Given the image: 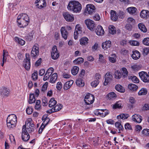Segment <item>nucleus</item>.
I'll return each instance as SVG.
<instances>
[{"mask_svg":"<svg viewBox=\"0 0 149 149\" xmlns=\"http://www.w3.org/2000/svg\"><path fill=\"white\" fill-rule=\"evenodd\" d=\"M81 8V4L79 2L75 1H70L67 6V8L69 10L75 13L80 12Z\"/></svg>","mask_w":149,"mask_h":149,"instance_id":"nucleus-1","label":"nucleus"},{"mask_svg":"<svg viewBox=\"0 0 149 149\" xmlns=\"http://www.w3.org/2000/svg\"><path fill=\"white\" fill-rule=\"evenodd\" d=\"M17 117L13 114L8 116L7 118V125L8 128H11L15 127L16 125Z\"/></svg>","mask_w":149,"mask_h":149,"instance_id":"nucleus-2","label":"nucleus"},{"mask_svg":"<svg viewBox=\"0 0 149 149\" xmlns=\"http://www.w3.org/2000/svg\"><path fill=\"white\" fill-rule=\"evenodd\" d=\"M22 139L23 141H28L30 138V136L26 129V125H24L23 127L22 132Z\"/></svg>","mask_w":149,"mask_h":149,"instance_id":"nucleus-3","label":"nucleus"},{"mask_svg":"<svg viewBox=\"0 0 149 149\" xmlns=\"http://www.w3.org/2000/svg\"><path fill=\"white\" fill-rule=\"evenodd\" d=\"M38 45L35 44L33 46L31 52V56L34 59L36 58L39 54Z\"/></svg>","mask_w":149,"mask_h":149,"instance_id":"nucleus-4","label":"nucleus"},{"mask_svg":"<svg viewBox=\"0 0 149 149\" xmlns=\"http://www.w3.org/2000/svg\"><path fill=\"white\" fill-rule=\"evenodd\" d=\"M94 100V96L89 93L87 94L85 96L84 101L87 105H90L92 104Z\"/></svg>","mask_w":149,"mask_h":149,"instance_id":"nucleus-5","label":"nucleus"},{"mask_svg":"<svg viewBox=\"0 0 149 149\" xmlns=\"http://www.w3.org/2000/svg\"><path fill=\"white\" fill-rule=\"evenodd\" d=\"M26 129L29 132H33L34 130V124L32 123L31 119H29L26 122Z\"/></svg>","mask_w":149,"mask_h":149,"instance_id":"nucleus-6","label":"nucleus"},{"mask_svg":"<svg viewBox=\"0 0 149 149\" xmlns=\"http://www.w3.org/2000/svg\"><path fill=\"white\" fill-rule=\"evenodd\" d=\"M139 75L141 80L144 82H149V75L146 72L142 71L139 73Z\"/></svg>","mask_w":149,"mask_h":149,"instance_id":"nucleus-7","label":"nucleus"},{"mask_svg":"<svg viewBox=\"0 0 149 149\" xmlns=\"http://www.w3.org/2000/svg\"><path fill=\"white\" fill-rule=\"evenodd\" d=\"M51 54L52 58L54 60H56L59 57V54L56 46L54 45L52 47Z\"/></svg>","mask_w":149,"mask_h":149,"instance_id":"nucleus-8","label":"nucleus"},{"mask_svg":"<svg viewBox=\"0 0 149 149\" xmlns=\"http://www.w3.org/2000/svg\"><path fill=\"white\" fill-rule=\"evenodd\" d=\"M23 66L27 70H29L30 68V58L29 56L27 57L26 55V58L23 61Z\"/></svg>","mask_w":149,"mask_h":149,"instance_id":"nucleus-9","label":"nucleus"},{"mask_svg":"<svg viewBox=\"0 0 149 149\" xmlns=\"http://www.w3.org/2000/svg\"><path fill=\"white\" fill-rule=\"evenodd\" d=\"M85 23L88 28L89 30L91 31L94 30V29L95 26V25L93 21L89 19H87L85 20Z\"/></svg>","mask_w":149,"mask_h":149,"instance_id":"nucleus-10","label":"nucleus"},{"mask_svg":"<svg viewBox=\"0 0 149 149\" xmlns=\"http://www.w3.org/2000/svg\"><path fill=\"white\" fill-rule=\"evenodd\" d=\"M63 16L65 20L68 22H71L74 20V17L73 14L69 12H66L63 13Z\"/></svg>","mask_w":149,"mask_h":149,"instance_id":"nucleus-11","label":"nucleus"},{"mask_svg":"<svg viewBox=\"0 0 149 149\" xmlns=\"http://www.w3.org/2000/svg\"><path fill=\"white\" fill-rule=\"evenodd\" d=\"M113 78L110 72L107 73L104 76V85H107L108 83L110 82Z\"/></svg>","mask_w":149,"mask_h":149,"instance_id":"nucleus-12","label":"nucleus"},{"mask_svg":"<svg viewBox=\"0 0 149 149\" xmlns=\"http://www.w3.org/2000/svg\"><path fill=\"white\" fill-rule=\"evenodd\" d=\"M86 13L91 15L95 12V6L93 4H90L87 5L86 6V8L85 9Z\"/></svg>","mask_w":149,"mask_h":149,"instance_id":"nucleus-13","label":"nucleus"},{"mask_svg":"<svg viewBox=\"0 0 149 149\" xmlns=\"http://www.w3.org/2000/svg\"><path fill=\"white\" fill-rule=\"evenodd\" d=\"M0 93L3 96H8L9 93V90L5 86H2L0 89Z\"/></svg>","mask_w":149,"mask_h":149,"instance_id":"nucleus-14","label":"nucleus"},{"mask_svg":"<svg viewBox=\"0 0 149 149\" xmlns=\"http://www.w3.org/2000/svg\"><path fill=\"white\" fill-rule=\"evenodd\" d=\"M82 33L81 28L80 27L79 24L77 25L75 27V31L74 33V38L75 39H77V35L79 33L80 34Z\"/></svg>","mask_w":149,"mask_h":149,"instance_id":"nucleus-15","label":"nucleus"},{"mask_svg":"<svg viewBox=\"0 0 149 149\" xmlns=\"http://www.w3.org/2000/svg\"><path fill=\"white\" fill-rule=\"evenodd\" d=\"M95 32L97 35L102 36L104 33V31L102 27L100 25H98L96 28Z\"/></svg>","mask_w":149,"mask_h":149,"instance_id":"nucleus-16","label":"nucleus"},{"mask_svg":"<svg viewBox=\"0 0 149 149\" xmlns=\"http://www.w3.org/2000/svg\"><path fill=\"white\" fill-rule=\"evenodd\" d=\"M141 17L142 18L146 19L149 18V11L147 10H143L140 13Z\"/></svg>","mask_w":149,"mask_h":149,"instance_id":"nucleus-17","label":"nucleus"},{"mask_svg":"<svg viewBox=\"0 0 149 149\" xmlns=\"http://www.w3.org/2000/svg\"><path fill=\"white\" fill-rule=\"evenodd\" d=\"M141 118V116L136 114H135L132 116V120L135 122L139 123H140L141 122L142 120Z\"/></svg>","mask_w":149,"mask_h":149,"instance_id":"nucleus-18","label":"nucleus"},{"mask_svg":"<svg viewBox=\"0 0 149 149\" xmlns=\"http://www.w3.org/2000/svg\"><path fill=\"white\" fill-rule=\"evenodd\" d=\"M111 42L110 40L106 41L102 43V47L104 50H106L109 48H110L111 46Z\"/></svg>","mask_w":149,"mask_h":149,"instance_id":"nucleus-19","label":"nucleus"},{"mask_svg":"<svg viewBox=\"0 0 149 149\" xmlns=\"http://www.w3.org/2000/svg\"><path fill=\"white\" fill-rule=\"evenodd\" d=\"M88 38L86 37L82 38L80 40V44L82 46H86L88 43Z\"/></svg>","mask_w":149,"mask_h":149,"instance_id":"nucleus-20","label":"nucleus"},{"mask_svg":"<svg viewBox=\"0 0 149 149\" xmlns=\"http://www.w3.org/2000/svg\"><path fill=\"white\" fill-rule=\"evenodd\" d=\"M132 53L131 56L133 59L135 60H137L140 57V53L138 51L136 50L133 51Z\"/></svg>","mask_w":149,"mask_h":149,"instance_id":"nucleus-21","label":"nucleus"},{"mask_svg":"<svg viewBox=\"0 0 149 149\" xmlns=\"http://www.w3.org/2000/svg\"><path fill=\"white\" fill-rule=\"evenodd\" d=\"M61 32L62 37L65 40H66L68 37V33L64 27H62L61 28Z\"/></svg>","mask_w":149,"mask_h":149,"instance_id":"nucleus-22","label":"nucleus"},{"mask_svg":"<svg viewBox=\"0 0 149 149\" xmlns=\"http://www.w3.org/2000/svg\"><path fill=\"white\" fill-rule=\"evenodd\" d=\"M73 83V81L71 80L66 82L64 84L63 88L64 90H67L70 88Z\"/></svg>","mask_w":149,"mask_h":149,"instance_id":"nucleus-23","label":"nucleus"},{"mask_svg":"<svg viewBox=\"0 0 149 149\" xmlns=\"http://www.w3.org/2000/svg\"><path fill=\"white\" fill-rule=\"evenodd\" d=\"M138 27L139 29L143 33H146L147 31V28L145 25L143 23H140L138 24Z\"/></svg>","mask_w":149,"mask_h":149,"instance_id":"nucleus-24","label":"nucleus"},{"mask_svg":"<svg viewBox=\"0 0 149 149\" xmlns=\"http://www.w3.org/2000/svg\"><path fill=\"white\" fill-rule=\"evenodd\" d=\"M21 23H18L17 25L20 28H24L29 23V22H26L25 20H22L20 21Z\"/></svg>","mask_w":149,"mask_h":149,"instance_id":"nucleus-25","label":"nucleus"},{"mask_svg":"<svg viewBox=\"0 0 149 149\" xmlns=\"http://www.w3.org/2000/svg\"><path fill=\"white\" fill-rule=\"evenodd\" d=\"M111 19L113 21H115L118 19V16L115 11L111 10Z\"/></svg>","mask_w":149,"mask_h":149,"instance_id":"nucleus-26","label":"nucleus"},{"mask_svg":"<svg viewBox=\"0 0 149 149\" xmlns=\"http://www.w3.org/2000/svg\"><path fill=\"white\" fill-rule=\"evenodd\" d=\"M115 88L116 91L120 93H124L125 91L124 88L120 84L116 85Z\"/></svg>","mask_w":149,"mask_h":149,"instance_id":"nucleus-27","label":"nucleus"},{"mask_svg":"<svg viewBox=\"0 0 149 149\" xmlns=\"http://www.w3.org/2000/svg\"><path fill=\"white\" fill-rule=\"evenodd\" d=\"M128 88L130 90L134 91H136L137 90L138 87L134 84H130L128 85Z\"/></svg>","mask_w":149,"mask_h":149,"instance_id":"nucleus-28","label":"nucleus"},{"mask_svg":"<svg viewBox=\"0 0 149 149\" xmlns=\"http://www.w3.org/2000/svg\"><path fill=\"white\" fill-rule=\"evenodd\" d=\"M129 116L128 114L127 113H122L118 116L117 117V119H126Z\"/></svg>","mask_w":149,"mask_h":149,"instance_id":"nucleus-29","label":"nucleus"},{"mask_svg":"<svg viewBox=\"0 0 149 149\" xmlns=\"http://www.w3.org/2000/svg\"><path fill=\"white\" fill-rule=\"evenodd\" d=\"M57 78V74L56 73H54L50 78L49 82L52 83H54L55 82Z\"/></svg>","mask_w":149,"mask_h":149,"instance_id":"nucleus-30","label":"nucleus"},{"mask_svg":"<svg viewBox=\"0 0 149 149\" xmlns=\"http://www.w3.org/2000/svg\"><path fill=\"white\" fill-rule=\"evenodd\" d=\"M76 83L77 86L80 87H83L84 85L83 80L81 78H78L76 81Z\"/></svg>","mask_w":149,"mask_h":149,"instance_id":"nucleus-31","label":"nucleus"},{"mask_svg":"<svg viewBox=\"0 0 149 149\" xmlns=\"http://www.w3.org/2000/svg\"><path fill=\"white\" fill-rule=\"evenodd\" d=\"M79 70V68L78 67L74 66L71 70V73L73 75H75L78 73Z\"/></svg>","mask_w":149,"mask_h":149,"instance_id":"nucleus-32","label":"nucleus"},{"mask_svg":"<svg viewBox=\"0 0 149 149\" xmlns=\"http://www.w3.org/2000/svg\"><path fill=\"white\" fill-rule=\"evenodd\" d=\"M101 113H100V116L102 117H104L106 116L109 114V111L106 109H101Z\"/></svg>","mask_w":149,"mask_h":149,"instance_id":"nucleus-33","label":"nucleus"},{"mask_svg":"<svg viewBox=\"0 0 149 149\" xmlns=\"http://www.w3.org/2000/svg\"><path fill=\"white\" fill-rule=\"evenodd\" d=\"M14 39L15 41L18 42L21 45H23L25 44V41L20 38L16 37H15Z\"/></svg>","mask_w":149,"mask_h":149,"instance_id":"nucleus-34","label":"nucleus"},{"mask_svg":"<svg viewBox=\"0 0 149 149\" xmlns=\"http://www.w3.org/2000/svg\"><path fill=\"white\" fill-rule=\"evenodd\" d=\"M57 102L54 100V98H52L50 100L49 103V106L50 107H52L54 106L56 103Z\"/></svg>","mask_w":149,"mask_h":149,"instance_id":"nucleus-35","label":"nucleus"},{"mask_svg":"<svg viewBox=\"0 0 149 149\" xmlns=\"http://www.w3.org/2000/svg\"><path fill=\"white\" fill-rule=\"evenodd\" d=\"M109 32L112 34H114L116 33V28L114 26H113L111 25L109 27Z\"/></svg>","mask_w":149,"mask_h":149,"instance_id":"nucleus-36","label":"nucleus"},{"mask_svg":"<svg viewBox=\"0 0 149 149\" xmlns=\"http://www.w3.org/2000/svg\"><path fill=\"white\" fill-rule=\"evenodd\" d=\"M36 99L35 98V95L34 94H30L29 101L30 104H31L35 102Z\"/></svg>","mask_w":149,"mask_h":149,"instance_id":"nucleus-37","label":"nucleus"},{"mask_svg":"<svg viewBox=\"0 0 149 149\" xmlns=\"http://www.w3.org/2000/svg\"><path fill=\"white\" fill-rule=\"evenodd\" d=\"M147 93V89L145 88H142L138 92L139 95H146Z\"/></svg>","mask_w":149,"mask_h":149,"instance_id":"nucleus-38","label":"nucleus"},{"mask_svg":"<svg viewBox=\"0 0 149 149\" xmlns=\"http://www.w3.org/2000/svg\"><path fill=\"white\" fill-rule=\"evenodd\" d=\"M42 118H44V120L42 124L46 126L48 124L50 120V119L49 118L47 117V116H46L45 115L43 116Z\"/></svg>","mask_w":149,"mask_h":149,"instance_id":"nucleus-39","label":"nucleus"},{"mask_svg":"<svg viewBox=\"0 0 149 149\" xmlns=\"http://www.w3.org/2000/svg\"><path fill=\"white\" fill-rule=\"evenodd\" d=\"M128 77L129 79H131L132 81L134 83H137L139 82V79L135 76H129Z\"/></svg>","mask_w":149,"mask_h":149,"instance_id":"nucleus-40","label":"nucleus"},{"mask_svg":"<svg viewBox=\"0 0 149 149\" xmlns=\"http://www.w3.org/2000/svg\"><path fill=\"white\" fill-rule=\"evenodd\" d=\"M62 108V106L60 104H58L53 108L54 112H57L60 110Z\"/></svg>","mask_w":149,"mask_h":149,"instance_id":"nucleus-41","label":"nucleus"},{"mask_svg":"<svg viewBox=\"0 0 149 149\" xmlns=\"http://www.w3.org/2000/svg\"><path fill=\"white\" fill-rule=\"evenodd\" d=\"M127 11L130 13L131 14H134L136 10V9L134 7H131L127 9Z\"/></svg>","mask_w":149,"mask_h":149,"instance_id":"nucleus-42","label":"nucleus"},{"mask_svg":"<svg viewBox=\"0 0 149 149\" xmlns=\"http://www.w3.org/2000/svg\"><path fill=\"white\" fill-rule=\"evenodd\" d=\"M22 20H25L26 22H30V19L28 15L26 13H22Z\"/></svg>","mask_w":149,"mask_h":149,"instance_id":"nucleus-43","label":"nucleus"},{"mask_svg":"<svg viewBox=\"0 0 149 149\" xmlns=\"http://www.w3.org/2000/svg\"><path fill=\"white\" fill-rule=\"evenodd\" d=\"M84 59L81 57H79L75 59L73 61V62L76 64L81 63L84 62Z\"/></svg>","mask_w":149,"mask_h":149,"instance_id":"nucleus-44","label":"nucleus"},{"mask_svg":"<svg viewBox=\"0 0 149 149\" xmlns=\"http://www.w3.org/2000/svg\"><path fill=\"white\" fill-rule=\"evenodd\" d=\"M108 98L111 100L113 98H116L117 96L116 94L113 92H111L109 93L107 95Z\"/></svg>","mask_w":149,"mask_h":149,"instance_id":"nucleus-45","label":"nucleus"},{"mask_svg":"<svg viewBox=\"0 0 149 149\" xmlns=\"http://www.w3.org/2000/svg\"><path fill=\"white\" fill-rule=\"evenodd\" d=\"M33 33H29V35L25 36L26 40L29 41H31L33 37Z\"/></svg>","mask_w":149,"mask_h":149,"instance_id":"nucleus-46","label":"nucleus"},{"mask_svg":"<svg viewBox=\"0 0 149 149\" xmlns=\"http://www.w3.org/2000/svg\"><path fill=\"white\" fill-rule=\"evenodd\" d=\"M8 55V52L5 50H3V62H6V57Z\"/></svg>","mask_w":149,"mask_h":149,"instance_id":"nucleus-47","label":"nucleus"},{"mask_svg":"<svg viewBox=\"0 0 149 149\" xmlns=\"http://www.w3.org/2000/svg\"><path fill=\"white\" fill-rule=\"evenodd\" d=\"M123 72L122 74V75L123 76V77L125 78L128 75V72L127 71V69L125 68H122Z\"/></svg>","mask_w":149,"mask_h":149,"instance_id":"nucleus-48","label":"nucleus"},{"mask_svg":"<svg viewBox=\"0 0 149 149\" xmlns=\"http://www.w3.org/2000/svg\"><path fill=\"white\" fill-rule=\"evenodd\" d=\"M121 101L117 102L113 106L114 109L121 108H122V104Z\"/></svg>","mask_w":149,"mask_h":149,"instance_id":"nucleus-49","label":"nucleus"},{"mask_svg":"<svg viewBox=\"0 0 149 149\" xmlns=\"http://www.w3.org/2000/svg\"><path fill=\"white\" fill-rule=\"evenodd\" d=\"M114 74L115 77L117 79H120L122 76V74L120 72V71H115Z\"/></svg>","mask_w":149,"mask_h":149,"instance_id":"nucleus-50","label":"nucleus"},{"mask_svg":"<svg viewBox=\"0 0 149 149\" xmlns=\"http://www.w3.org/2000/svg\"><path fill=\"white\" fill-rule=\"evenodd\" d=\"M142 134L145 136H149V129H144L142 131Z\"/></svg>","mask_w":149,"mask_h":149,"instance_id":"nucleus-51","label":"nucleus"},{"mask_svg":"<svg viewBox=\"0 0 149 149\" xmlns=\"http://www.w3.org/2000/svg\"><path fill=\"white\" fill-rule=\"evenodd\" d=\"M115 125L116 127L118 129L119 131H120L123 128V126L121 124L118 122H116L115 123Z\"/></svg>","mask_w":149,"mask_h":149,"instance_id":"nucleus-52","label":"nucleus"},{"mask_svg":"<svg viewBox=\"0 0 149 149\" xmlns=\"http://www.w3.org/2000/svg\"><path fill=\"white\" fill-rule=\"evenodd\" d=\"M141 52L143 55L145 56L148 54L149 52V49L148 48L142 49Z\"/></svg>","mask_w":149,"mask_h":149,"instance_id":"nucleus-53","label":"nucleus"},{"mask_svg":"<svg viewBox=\"0 0 149 149\" xmlns=\"http://www.w3.org/2000/svg\"><path fill=\"white\" fill-rule=\"evenodd\" d=\"M99 81L98 80H95L94 81H92L91 83V86L93 87H96L99 83Z\"/></svg>","mask_w":149,"mask_h":149,"instance_id":"nucleus-54","label":"nucleus"},{"mask_svg":"<svg viewBox=\"0 0 149 149\" xmlns=\"http://www.w3.org/2000/svg\"><path fill=\"white\" fill-rule=\"evenodd\" d=\"M112 56V55H111ZM112 56L113 57H109V61L113 63H114L116 61V58L114 57L116 56L115 54H112Z\"/></svg>","mask_w":149,"mask_h":149,"instance_id":"nucleus-55","label":"nucleus"},{"mask_svg":"<svg viewBox=\"0 0 149 149\" xmlns=\"http://www.w3.org/2000/svg\"><path fill=\"white\" fill-rule=\"evenodd\" d=\"M42 105L44 106H46L48 104V100L45 97H44L42 99Z\"/></svg>","mask_w":149,"mask_h":149,"instance_id":"nucleus-56","label":"nucleus"},{"mask_svg":"<svg viewBox=\"0 0 149 149\" xmlns=\"http://www.w3.org/2000/svg\"><path fill=\"white\" fill-rule=\"evenodd\" d=\"M129 43L131 45L133 46H138L139 45V43L135 40H131Z\"/></svg>","mask_w":149,"mask_h":149,"instance_id":"nucleus-57","label":"nucleus"},{"mask_svg":"<svg viewBox=\"0 0 149 149\" xmlns=\"http://www.w3.org/2000/svg\"><path fill=\"white\" fill-rule=\"evenodd\" d=\"M35 3H39L38 4H42L44 6H46V2L45 0H37L36 1Z\"/></svg>","mask_w":149,"mask_h":149,"instance_id":"nucleus-58","label":"nucleus"},{"mask_svg":"<svg viewBox=\"0 0 149 149\" xmlns=\"http://www.w3.org/2000/svg\"><path fill=\"white\" fill-rule=\"evenodd\" d=\"M125 128L126 130H132L131 125L129 123H126L125 125Z\"/></svg>","mask_w":149,"mask_h":149,"instance_id":"nucleus-59","label":"nucleus"},{"mask_svg":"<svg viewBox=\"0 0 149 149\" xmlns=\"http://www.w3.org/2000/svg\"><path fill=\"white\" fill-rule=\"evenodd\" d=\"M33 79L34 80H36L38 79V72L37 71L34 72L32 74V76Z\"/></svg>","mask_w":149,"mask_h":149,"instance_id":"nucleus-60","label":"nucleus"},{"mask_svg":"<svg viewBox=\"0 0 149 149\" xmlns=\"http://www.w3.org/2000/svg\"><path fill=\"white\" fill-rule=\"evenodd\" d=\"M143 44L149 46V38H146L144 39L143 41Z\"/></svg>","mask_w":149,"mask_h":149,"instance_id":"nucleus-61","label":"nucleus"},{"mask_svg":"<svg viewBox=\"0 0 149 149\" xmlns=\"http://www.w3.org/2000/svg\"><path fill=\"white\" fill-rule=\"evenodd\" d=\"M48 85V83L47 82H45V84L43 85L41 91L43 92H45L47 90Z\"/></svg>","mask_w":149,"mask_h":149,"instance_id":"nucleus-62","label":"nucleus"},{"mask_svg":"<svg viewBox=\"0 0 149 149\" xmlns=\"http://www.w3.org/2000/svg\"><path fill=\"white\" fill-rule=\"evenodd\" d=\"M33 109L31 107H28L26 110L27 113L29 115L31 114L33 111Z\"/></svg>","mask_w":149,"mask_h":149,"instance_id":"nucleus-63","label":"nucleus"},{"mask_svg":"<svg viewBox=\"0 0 149 149\" xmlns=\"http://www.w3.org/2000/svg\"><path fill=\"white\" fill-rule=\"evenodd\" d=\"M142 110L144 111H147L149 110V104H145L142 107Z\"/></svg>","mask_w":149,"mask_h":149,"instance_id":"nucleus-64","label":"nucleus"}]
</instances>
